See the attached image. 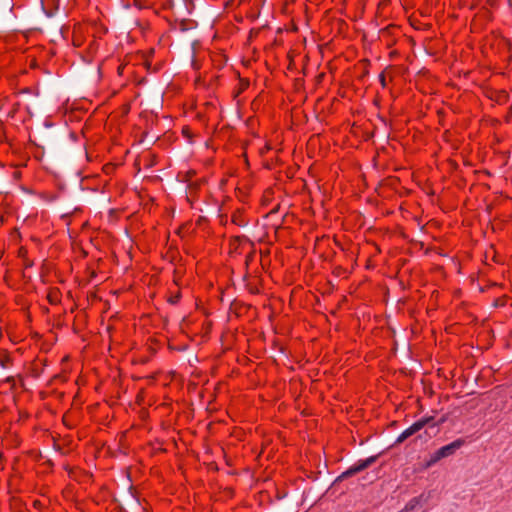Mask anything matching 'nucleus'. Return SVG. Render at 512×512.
<instances>
[{
  "label": "nucleus",
  "instance_id": "0eeeda50",
  "mask_svg": "<svg viewBox=\"0 0 512 512\" xmlns=\"http://www.w3.org/2000/svg\"><path fill=\"white\" fill-rule=\"evenodd\" d=\"M398 512H407V511H406V509L404 508V509H402V510H400V511H398Z\"/></svg>",
  "mask_w": 512,
  "mask_h": 512
},
{
  "label": "nucleus",
  "instance_id": "423d86ee",
  "mask_svg": "<svg viewBox=\"0 0 512 512\" xmlns=\"http://www.w3.org/2000/svg\"><path fill=\"white\" fill-rule=\"evenodd\" d=\"M46 15H47L48 17H51L53 14H52L51 12H46Z\"/></svg>",
  "mask_w": 512,
  "mask_h": 512
},
{
  "label": "nucleus",
  "instance_id": "f03ea898",
  "mask_svg": "<svg viewBox=\"0 0 512 512\" xmlns=\"http://www.w3.org/2000/svg\"><path fill=\"white\" fill-rule=\"evenodd\" d=\"M432 421V418H423L415 423H413L410 427L405 429L397 438L396 443H402L410 436L414 435L416 432L420 431L426 424Z\"/></svg>",
  "mask_w": 512,
  "mask_h": 512
},
{
  "label": "nucleus",
  "instance_id": "f257e3e1",
  "mask_svg": "<svg viewBox=\"0 0 512 512\" xmlns=\"http://www.w3.org/2000/svg\"><path fill=\"white\" fill-rule=\"evenodd\" d=\"M464 445L463 439H457L453 442H451L448 445H445L441 448H439L437 451H435L431 456L430 459L426 463V467H431L434 464H436L439 460L449 457L453 455L458 449H460Z\"/></svg>",
  "mask_w": 512,
  "mask_h": 512
},
{
  "label": "nucleus",
  "instance_id": "39448f33",
  "mask_svg": "<svg viewBox=\"0 0 512 512\" xmlns=\"http://www.w3.org/2000/svg\"><path fill=\"white\" fill-rule=\"evenodd\" d=\"M233 245L235 246V249L241 247L242 251L240 253H242L246 248L249 249L251 247V243L248 240L239 237L234 240Z\"/></svg>",
  "mask_w": 512,
  "mask_h": 512
},
{
  "label": "nucleus",
  "instance_id": "7ed1b4c3",
  "mask_svg": "<svg viewBox=\"0 0 512 512\" xmlns=\"http://www.w3.org/2000/svg\"><path fill=\"white\" fill-rule=\"evenodd\" d=\"M375 459L376 458L372 456V457H369V458H367L365 460L359 461L358 463H356L355 465L350 467L348 470L343 472L339 478L340 479H344V478L350 477V476H352V475H354V474H356L358 472L363 471L364 469L369 467L375 461Z\"/></svg>",
  "mask_w": 512,
  "mask_h": 512
},
{
  "label": "nucleus",
  "instance_id": "20e7f679",
  "mask_svg": "<svg viewBox=\"0 0 512 512\" xmlns=\"http://www.w3.org/2000/svg\"><path fill=\"white\" fill-rule=\"evenodd\" d=\"M424 502H426V498L424 495H420L418 497L412 498L406 505L405 509L407 512H411L415 510L418 506H421Z\"/></svg>",
  "mask_w": 512,
  "mask_h": 512
}]
</instances>
